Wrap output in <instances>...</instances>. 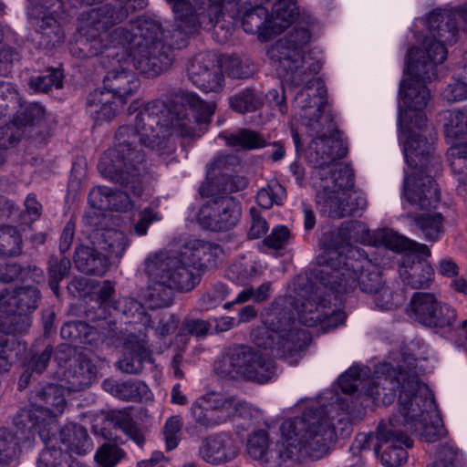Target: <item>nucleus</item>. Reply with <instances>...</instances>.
<instances>
[{"label": "nucleus", "instance_id": "e433bc0d", "mask_svg": "<svg viewBox=\"0 0 467 467\" xmlns=\"http://www.w3.org/2000/svg\"><path fill=\"white\" fill-rule=\"evenodd\" d=\"M219 138L225 141V144L232 148L254 150L267 146V142L263 136L253 130L239 129L235 132H222Z\"/></svg>", "mask_w": 467, "mask_h": 467}, {"label": "nucleus", "instance_id": "5701e85b", "mask_svg": "<svg viewBox=\"0 0 467 467\" xmlns=\"http://www.w3.org/2000/svg\"><path fill=\"white\" fill-rule=\"evenodd\" d=\"M234 438L225 432L209 435L202 441L198 455L204 462L218 465L233 461L238 455Z\"/></svg>", "mask_w": 467, "mask_h": 467}, {"label": "nucleus", "instance_id": "6ab92c4d", "mask_svg": "<svg viewBox=\"0 0 467 467\" xmlns=\"http://www.w3.org/2000/svg\"><path fill=\"white\" fill-rule=\"evenodd\" d=\"M27 18L32 26L39 48L52 49L59 47L65 40V31L60 22L54 16L51 8L28 9Z\"/></svg>", "mask_w": 467, "mask_h": 467}, {"label": "nucleus", "instance_id": "9b49d317", "mask_svg": "<svg viewBox=\"0 0 467 467\" xmlns=\"http://www.w3.org/2000/svg\"><path fill=\"white\" fill-rule=\"evenodd\" d=\"M330 242L331 244L325 251V255L323 256V264L325 265H327V253L329 251L336 250L346 254L348 247H353L351 242L383 246L396 252L416 250L426 256L431 254L430 249L425 244L411 241L390 229H379L371 233L368 225L360 221L343 222Z\"/></svg>", "mask_w": 467, "mask_h": 467}, {"label": "nucleus", "instance_id": "bb28decb", "mask_svg": "<svg viewBox=\"0 0 467 467\" xmlns=\"http://www.w3.org/2000/svg\"><path fill=\"white\" fill-rule=\"evenodd\" d=\"M104 89L114 93V96L124 104L126 99L136 93L140 88V80L131 70L122 67L109 70L103 79Z\"/></svg>", "mask_w": 467, "mask_h": 467}, {"label": "nucleus", "instance_id": "c9c22d12", "mask_svg": "<svg viewBox=\"0 0 467 467\" xmlns=\"http://www.w3.org/2000/svg\"><path fill=\"white\" fill-rule=\"evenodd\" d=\"M45 279L44 272L41 268L33 265H21L17 263L0 264V282L12 283L19 280L25 283L32 280L34 283H41Z\"/></svg>", "mask_w": 467, "mask_h": 467}, {"label": "nucleus", "instance_id": "49530a36", "mask_svg": "<svg viewBox=\"0 0 467 467\" xmlns=\"http://www.w3.org/2000/svg\"><path fill=\"white\" fill-rule=\"evenodd\" d=\"M63 73L60 68H47L45 72L30 78L28 85L31 89L38 92H48L53 88L63 87Z\"/></svg>", "mask_w": 467, "mask_h": 467}, {"label": "nucleus", "instance_id": "2eb2a0df", "mask_svg": "<svg viewBox=\"0 0 467 467\" xmlns=\"http://www.w3.org/2000/svg\"><path fill=\"white\" fill-rule=\"evenodd\" d=\"M38 416L31 409H21L14 418L16 431L0 428V464L13 465L16 462L21 445L30 446L35 439Z\"/></svg>", "mask_w": 467, "mask_h": 467}, {"label": "nucleus", "instance_id": "13d9d810", "mask_svg": "<svg viewBox=\"0 0 467 467\" xmlns=\"http://www.w3.org/2000/svg\"><path fill=\"white\" fill-rule=\"evenodd\" d=\"M431 317L434 320L431 323H425L424 326L451 331L454 327L457 313L452 306L441 302Z\"/></svg>", "mask_w": 467, "mask_h": 467}, {"label": "nucleus", "instance_id": "6e6d98bb", "mask_svg": "<svg viewBox=\"0 0 467 467\" xmlns=\"http://www.w3.org/2000/svg\"><path fill=\"white\" fill-rule=\"evenodd\" d=\"M268 434L265 430L254 431L247 441V452L251 458L263 462H268Z\"/></svg>", "mask_w": 467, "mask_h": 467}, {"label": "nucleus", "instance_id": "aec40b11", "mask_svg": "<svg viewBox=\"0 0 467 467\" xmlns=\"http://www.w3.org/2000/svg\"><path fill=\"white\" fill-rule=\"evenodd\" d=\"M457 16L463 23V30L467 31V4L456 12L449 10H434L431 12L428 16L427 26L431 36L425 39L441 42L444 47L446 44L455 43L458 36Z\"/></svg>", "mask_w": 467, "mask_h": 467}, {"label": "nucleus", "instance_id": "338daca9", "mask_svg": "<svg viewBox=\"0 0 467 467\" xmlns=\"http://www.w3.org/2000/svg\"><path fill=\"white\" fill-rule=\"evenodd\" d=\"M182 427V420L180 416L170 417L163 427V435L167 451L175 449L179 444V432Z\"/></svg>", "mask_w": 467, "mask_h": 467}, {"label": "nucleus", "instance_id": "e2e57ef3", "mask_svg": "<svg viewBox=\"0 0 467 467\" xmlns=\"http://www.w3.org/2000/svg\"><path fill=\"white\" fill-rule=\"evenodd\" d=\"M232 289L223 283H216L208 289L201 297V305L206 310L216 307L223 300H225Z\"/></svg>", "mask_w": 467, "mask_h": 467}, {"label": "nucleus", "instance_id": "052dcab7", "mask_svg": "<svg viewBox=\"0 0 467 467\" xmlns=\"http://www.w3.org/2000/svg\"><path fill=\"white\" fill-rule=\"evenodd\" d=\"M119 389V399L123 400L141 401L148 400L150 395L148 385L140 380L122 381Z\"/></svg>", "mask_w": 467, "mask_h": 467}, {"label": "nucleus", "instance_id": "a878e982", "mask_svg": "<svg viewBox=\"0 0 467 467\" xmlns=\"http://www.w3.org/2000/svg\"><path fill=\"white\" fill-rule=\"evenodd\" d=\"M152 362L151 353L143 339L130 336L124 344L122 357L116 363L117 368L125 374H140L145 363Z\"/></svg>", "mask_w": 467, "mask_h": 467}, {"label": "nucleus", "instance_id": "69168bd1", "mask_svg": "<svg viewBox=\"0 0 467 467\" xmlns=\"http://www.w3.org/2000/svg\"><path fill=\"white\" fill-rule=\"evenodd\" d=\"M462 454L457 448L443 445L430 467H462Z\"/></svg>", "mask_w": 467, "mask_h": 467}, {"label": "nucleus", "instance_id": "f8f14e48", "mask_svg": "<svg viewBox=\"0 0 467 467\" xmlns=\"http://www.w3.org/2000/svg\"><path fill=\"white\" fill-rule=\"evenodd\" d=\"M222 379H245L264 384L276 375L275 362L248 345L229 347L214 362Z\"/></svg>", "mask_w": 467, "mask_h": 467}, {"label": "nucleus", "instance_id": "09e8293b", "mask_svg": "<svg viewBox=\"0 0 467 467\" xmlns=\"http://www.w3.org/2000/svg\"><path fill=\"white\" fill-rule=\"evenodd\" d=\"M334 192H323L317 194V203L320 213L330 218H342L347 216L345 210V200L333 195Z\"/></svg>", "mask_w": 467, "mask_h": 467}, {"label": "nucleus", "instance_id": "f257e3e1", "mask_svg": "<svg viewBox=\"0 0 467 467\" xmlns=\"http://www.w3.org/2000/svg\"><path fill=\"white\" fill-rule=\"evenodd\" d=\"M214 111L213 102H206L192 92L149 101L137 113L134 127L122 125L117 130L113 146L99 159V172L140 197L146 176L144 148L165 150L171 133L187 139L200 138L207 130Z\"/></svg>", "mask_w": 467, "mask_h": 467}, {"label": "nucleus", "instance_id": "a18cd8bd", "mask_svg": "<svg viewBox=\"0 0 467 467\" xmlns=\"http://www.w3.org/2000/svg\"><path fill=\"white\" fill-rule=\"evenodd\" d=\"M48 285L54 294L58 295L59 283L68 275L71 262L69 258L64 254L60 257L51 255L47 262Z\"/></svg>", "mask_w": 467, "mask_h": 467}, {"label": "nucleus", "instance_id": "bf43d9fd", "mask_svg": "<svg viewBox=\"0 0 467 467\" xmlns=\"http://www.w3.org/2000/svg\"><path fill=\"white\" fill-rule=\"evenodd\" d=\"M240 166V159L234 154L218 153L208 164L209 173L223 177L230 174L231 171H235Z\"/></svg>", "mask_w": 467, "mask_h": 467}, {"label": "nucleus", "instance_id": "c756f323", "mask_svg": "<svg viewBox=\"0 0 467 467\" xmlns=\"http://www.w3.org/2000/svg\"><path fill=\"white\" fill-rule=\"evenodd\" d=\"M76 268L86 275L101 276L109 269L110 262L106 254L91 246L80 245L74 254Z\"/></svg>", "mask_w": 467, "mask_h": 467}, {"label": "nucleus", "instance_id": "f03ea898", "mask_svg": "<svg viewBox=\"0 0 467 467\" xmlns=\"http://www.w3.org/2000/svg\"><path fill=\"white\" fill-rule=\"evenodd\" d=\"M366 366H352L338 379V385L345 397L337 398V423L342 424V432L348 433L351 423L359 420L364 414L362 405H354L352 394L360 390L374 402L391 404L399 390L398 413L387 422L378 426L379 441H398L407 448L412 447L408 436L411 432L426 442H435L446 434L433 394L430 388L420 380L415 371H406L389 363H381L375 369L376 377L364 384L369 375Z\"/></svg>", "mask_w": 467, "mask_h": 467}, {"label": "nucleus", "instance_id": "4d7b16f0", "mask_svg": "<svg viewBox=\"0 0 467 467\" xmlns=\"http://www.w3.org/2000/svg\"><path fill=\"white\" fill-rule=\"evenodd\" d=\"M444 132L448 139L460 140L467 137V109L450 113L444 125Z\"/></svg>", "mask_w": 467, "mask_h": 467}, {"label": "nucleus", "instance_id": "a211bd4d", "mask_svg": "<svg viewBox=\"0 0 467 467\" xmlns=\"http://www.w3.org/2000/svg\"><path fill=\"white\" fill-rule=\"evenodd\" d=\"M187 77L194 86L205 93L223 90L224 76L215 56L211 53L195 56L187 66Z\"/></svg>", "mask_w": 467, "mask_h": 467}, {"label": "nucleus", "instance_id": "20e7f679", "mask_svg": "<svg viewBox=\"0 0 467 467\" xmlns=\"http://www.w3.org/2000/svg\"><path fill=\"white\" fill-rule=\"evenodd\" d=\"M311 33L306 28H296L285 38L279 39L268 50L271 62L284 75L286 83L304 87L296 93L293 107L301 109V118L306 121L309 136L317 138L321 132L313 129L317 122L323 130L325 117L335 125L332 116L325 112L327 102V88L323 80L316 77L322 68L321 61L306 57V47L310 43Z\"/></svg>", "mask_w": 467, "mask_h": 467}, {"label": "nucleus", "instance_id": "7c9ffc66", "mask_svg": "<svg viewBox=\"0 0 467 467\" xmlns=\"http://www.w3.org/2000/svg\"><path fill=\"white\" fill-rule=\"evenodd\" d=\"M97 376V368L89 359L82 358L65 372L61 385L68 392H78L88 388Z\"/></svg>", "mask_w": 467, "mask_h": 467}, {"label": "nucleus", "instance_id": "603ef678", "mask_svg": "<svg viewBox=\"0 0 467 467\" xmlns=\"http://www.w3.org/2000/svg\"><path fill=\"white\" fill-rule=\"evenodd\" d=\"M225 275L233 282L244 284L258 275V266L254 261H236L227 268Z\"/></svg>", "mask_w": 467, "mask_h": 467}, {"label": "nucleus", "instance_id": "423d86ee", "mask_svg": "<svg viewBox=\"0 0 467 467\" xmlns=\"http://www.w3.org/2000/svg\"><path fill=\"white\" fill-rule=\"evenodd\" d=\"M358 247H348L347 253L329 251L327 265L323 269V282L341 295L358 288L374 298L378 308L389 310L399 306L401 296L386 285L380 268L374 265Z\"/></svg>", "mask_w": 467, "mask_h": 467}, {"label": "nucleus", "instance_id": "473e14b6", "mask_svg": "<svg viewBox=\"0 0 467 467\" xmlns=\"http://www.w3.org/2000/svg\"><path fill=\"white\" fill-rule=\"evenodd\" d=\"M59 440L66 450L84 455L92 449V442L87 430L78 423H67L59 431Z\"/></svg>", "mask_w": 467, "mask_h": 467}, {"label": "nucleus", "instance_id": "4468645a", "mask_svg": "<svg viewBox=\"0 0 467 467\" xmlns=\"http://www.w3.org/2000/svg\"><path fill=\"white\" fill-rule=\"evenodd\" d=\"M194 422L205 429L214 428L229 420L251 416L250 405L234 396L209 394L197 399L191 407Z\"/></svg>", "mask_w": 467, "mask_h": 467}, {"label": "nucleus", "instance_id": "412c9836", "mask_svg": "<svg viewBox=\"0 0 467 467\" xmlns=\"http://www.w3.org/2000/svg\"><path fill=\"white\" fill-rule=\"evenodd\" d=\"M173 61V49L171 45H151L137 48L133 65L147 78H154L166 71Z\"/></svg>", "mask_w": 467, "mask_h": 467}, {"label": "nucleus", "instance_id": "ddd939ff", "mask_svg": "<svg viewBox=\"0 0 467 467\" xmlns=\"http://www.w3.org/2000/svg\"><path fill=\"white\" fill-rule=\"evenodd\" d=\"M321 282L324 288L306 290L300 293L293 301L299 323L306 327H315L321 324L325 329L334 328L341 325L346 315L343 312V299L340 293L332 290L323 282V270Z\"/></svg>", "mask_w": 467, "mask_h": 467}, {"label": "nucleus", "instance_id": "dca6fc26", "mask_svg": "<svg viewBox=\"0 0 467 467\" xmlns=\"http://www.w3.org/2000/svg\"><path fill=\"white\" fill-rule=\"evenodd\" d=\"M41 297L39 289L31 285L0 290V311L23 317L22 323L14 327V332L23 333L29 327V316L37 309Z\"/></svg>", "mask_w": 467, "mask_h": 467}, {"label": "nucleus", "instance_id": "4c0bfd02", "mask_svg": "<svg viewBox=\"0 0 467 467\" xmlns=\"http://www.w3.org/2000/svg\"><path fill=\"white\" fill-rule=\"evenodd\" d=\"M132 27V24L130 25ZM136 32L130 28L118 27L113 29L111 32H101L99 33L98 37L99 42H103V47L94 53L95 55L103 53V49L109 50L110 48H116L121 47L123 48L137 51V39H135Z\"/></svg>", "mask_w": 467, "mask_h": 467}, {"label": "nucleus", "instance_id": "37998d69", "mask_svg": "<svg viewBox=\"0 0 467 467\" xmlns=\"http://www.w3.org/2000/svg\"><path fill=\"white\" fill-rule=\"evenodd\" d=\"M230 108L242 114L254 112L263 106V99L254 88H244L229 99Z\"/></svg>", "mask_w": 467, "mask_h": 467}, {"label": "nucleus", "instance_id": "39448f33", "mask_svg": "<svg viewBox=\"0 0 467 467\" xmlns=\"http://www.w3.org/2000/svg\"><path fill=\"white\" fill-rule=\"evenodd\" d=\"M221 252L219 245L194 241L178 254L161 251L143 262L147 276V302L150 308L169 307L175 293H187L201 281L199 271L214 265Z\"/></svg>", "mask_w": 467, "mask_h": 467}, {"label": "nucleus", "instance_id": "79ce46f5", "mask_svg": "<svg viewBox=\"0 0 467 467\" xmlns=\"http://www.w3.org/2000/svg\"><path fill=\"white\" fill-rule=\"evenodd\" d=\"M22 252L23 239L20 231L10 225L0 227V256L17 257Z\"/></svg>", "mask_w": 467, "mask_h": 467}, {"label": "nucleus", "instance_id": "c03bdc74", "mask_svg": "<svg viewBox=\"0 0 467 467\" xmlns=\"http://www.w3.org/2000/svg\"><path fill=\"white\" fill-rule=\"evenodd\" d=\"M413 224L427 241L435 242L442 231L443 216L440 213L421 214L413 217Z\"/></svg>", "mask_w": 467, "mask_h": 467}, {"label": "nucleus", "instance_id": "1a4fd4ad", "mask_svg": "<svg viewBox=\"0 0 467 467\" xmlns=\"http://www.w3.org/2000/svg\"><path fill=\"white\" fill-rule=\"evenodd\" d=\"M327 408H307L299 417L285 420L281 433L286 446L314 458L327 455L337 441L335 416Z\"/></svg>", "mask_w": 467, "mask_h": 467}, {"label": "nucleus", "instance_id": "9d476101", "mask_svg": "<svg viewBox=\"0 0 467 467\" xmlns=\"http://www.w3.org/2000/svg\"><path fill=\"white\" fill-rule=\"evenodd\" d=\"M262 323L252 330L251 340L279 358L294 357L310 342L309 333L297 327L290 311L278 304H271L263 314Z\"/></svg>", "mask_w": 467, "mask_h": 467}, {"label": "nucleus", "instance_id": "7ed1b4c3", "mask_svg": "<svg viewBox=\"0 0 467 467\" xmlns=\"http://www.w3.org/2000/svg\"><path fill=\"white\" fill-rule=\"evenodd\" d=\"M446 57L447 49L441 42L431 39H425L422 47H411L405 67L410 78L402 80L400 85L403 107H400L398 122L406 137L403 151L407 164L417 170L405 176L403 194L410 204L420 210L434 209L440 202V191L433 175L441 170V160L434 153V137L430 132L428 140L422 129L427 121L423 109L431 98L426 84L437 78L436 66Z\"/></svg>", "mask_w": 467, "mask_h": 467}, {"label": "nucleus", "instance_id": "0eeeda50", "mask_svg": "<svg viewBox=\"0 0 467 467\" xmlns=\"http://www.w3.org/2000/svg\"><path fill=\"white\" fill-rule=\"evenodd\" d=\"M172 3L171 9L178 26L187 34L199 28L211 29L214 26L218 34L217 22L223 5H230L235 16H241L244 30L257 35L261 41L270 40L275 34L268 10L261 0H167Z\"/></svg>", "mask_w": 467, "mask_h": 467}, {"label": "nucleus", "instance_id": "864d4df0", "mask_svg": "<svg viewBox=\"0 0 467 467\" xmlns=\"http://www.w3.org/2000/svg\"><path fill=\"white\" fill-rule=\"evenodd\" d=\"M285 196V189L278 182L273 181L266 188L258 191L256 202L261 207L270 209L274 204L281 205Z\"/></svg>", "mask_w": 467, "mask_h": 467}, {"label": "nucleus", "instance_id": "b1692460", "mask_svg": "<svg viewBox=\"0 0 467 467\" xmlns=\"http://www.w3.org/2000/svg\"><path fill=\"white\" fill-rule=\"evenodd\" d=\"M64 391L61 384H39L30 391L28 400L36 411L56 418L67 405Z\"/></svg>", "mask_w": 467, "mask_h": 467}, {"label": "nucleus", "instance_id": "58836bf2", "mask_svg": "<svg viewBox=\"0 0 467 467\" xmlns=\"http://www.w3.org/2000/svg\"><path fill=\"white\" fill-rule=\"evenodd\" d=\"M377 440L378 443L374 446V451L376 453H379L382 450L380 462L383 465L387 467H399L407 462L408 452L405 449L407 448L405 444L398 441H379L378 436Z\"/></svg>", "mask_w": 467, "mask_h": 467}, {"label": "nucleus", "instance_id": "393cba45", "mask_svg": "<svg viewBox=\"0 0 467 467\" xmlns=\"http://www.w3.org/2000/svg\"><path fill=\"white\" fill-rule=\"evenodd\" d=\"M400 276L405 285L412 289H425L432 283L434 271L427 260L408 253L402 257Z\"/></svg>", "mask_w": 467, "mask_h": 467}, {"label": "nucleus", "instance_id": "0e129e2a", "mask_svg": "<svg viewBox=\"0 0 467 467\" xmlns=\"http://www.w3.org/2000/svg\"><path fill=\"white\" fill-rule=\"evenodd\" d=\"M125 455L116 444L104 443L96 452L95 459L101 467H114Z\"/></svg>", "mask_w": 467, "mask_h": 467}, {"label": "nucleus", "instance_id": "c85d7f7f", "mask_svg": "<svg viewBox=\"0 0 467 467\" xmlns=\"http://www.w3.org/2000/svg\"><path fill=\"white\" fill-rule=\"evenodd\" d=\"M120 104L114 93L97 89L88 96L87 112L98 122L108 121L116 116Z\"/></svg>", "mask_w": 467, "mask_h": 467}, {"label": "nucleus", "instance_id": "ea45409f", "mask_svg": "<svg viewBox=\"0 0 467 467\" xmlns=\"http://www.w3.org/2000/svg\"><path fill=\"white\" fill-rule=\"evenodd\" d=\"M106 418L115 427L120 429L138 446L141 447L144 444L145 437L129 411L109 410Z\"/></svg>", "mask_w": 467, "mask_h": 467}, {"label": "nucleus", "instance_id": "cd10ccee", "mask_svg": "<svg viewBox=\"0 0 467 467\" xmlns=\"http://www.w3.org/2000/svg\"><path fill=\"white\" fill-rule=\"evenodd\" d=\"M87 23L96 31L107 32L109 26L121 23L128 16V8L121 3L118 5L106 4L91 8L86 14Z\"/></svg>", "mask_w": 467, "mask_h": 467}, {"label": "nucleus", "instance_id": "4be33fe9", "mask_svg": "<svg viewBox=\"0 0 467 467\" xmlns=\"http://www.w3.org/2000/svg\"><path fill=\"white\" fill-rule=\"evenodd\" d=\"M270 15L272 26L275 34L278 35L288 28L295 22H298L287 36L296 28H306L314 22V18L305 10L300 11L296 0H275L272 6ZM286 35L283 37L285 38Z\"/></svg>", "mask_w": 467, "mask_h": 467}, {"label": "nucleus", "instance_id": "774afa93", "mask_svg": "<svg viewBox=\"0 0 467 467\" xmlns=\"http://www.w3.org/2000/svg\"><path fill=\"white\" fill-rule=\"evenodd\" d=\"M290 235V231L286 226L276 225L271 234L264 238L263 244L271 249L280 250L288 244Z\"/></svg>", "mask_w": 467, "mask_h": 467}, {"label": "nucleus", "instance_id": "a19ab883", "mask_svg": "<svg viewBox=\"0 0 467 467\" xmlns=\"http://www.w3.org/2000/svg\"><path fill=\"white\" fill-rule=\"evenodd\" d=\"M60 334L64 339L89 345H93L99 337L95 327L78 320L66 322L60 329Z\"/></svg>", "mask_w": 467, "mask_h": 467}, {"label": "nucleus", "instance_id": "de8ad7c7", "mask_svg": "<svg viewBox=\"0 0 467 467\" xmlns=\"http://www.w3.org/2000/svg\"><path fill=\"white\" fill-rule=\"evenodd\" d=\"M22 109L21 98L9 82L0 81V111L8 119H14Z\"/></svg>", "mask_w": 467, "mask_h": 467}, {"label": "nucleus", "instance_id": "72a5a7b5", "mask_svg": "<svg viewBox=\"0 0 467 467\" xmlns=\"http://www.w3.org/2000/svg\"><path fill=\"white\" fill-rule=\"evenodd\" d=\"M441 303L432 293L416 292L410 298L408 314L422 325L431 323L434 320L431 314L440 306Z\"/></svg>", "mask_w": 467, "mask_h": 467}, {"label": "nucleus", "instance_id": "2f4dec72", "mask_svg": "<svg viewBox=\"0 0 467 467\" xmlns=\"http://www.w3.org/2000/svg\"><path fill=\"white\" fill-rule=\"evenodd\" d=\"M132 29L136 32L137 48L151 45H168L163 40V31L158 19L150 16H139L132 22Z\"/></svg>", "mask_w": 467, "mask_h": 467}, {"label": "nucleus", "instance_id": "3c124183", "mask_svg": "<svg viewBox=\"0 0 467 467\" xmlns=\"http://www.w3.org/2000/svg\"><path fill=\"white\" fill-rule=\"evenodd\" d=\"M447 157L451 171L460 175V183L467 184V142L452 145L447 151Z\"/></svg>", "mask_w": 467, "mask_h": 467}, {"label": "nucleus", "instance_id": "6e6552de", "mask_svg": "<svg viewBox=\"0 0 467 467\" xmlns=\"http://www.w3.org/2000/svg\"><path fill=\"white\" fill-rule=\"evenodd\" d=\"M324 119L323 130L318 123L312 124L313 129L321 133L311 140L306 158L313 167L318 169L321 187L325 192L349 191L355 183L354 171L349 165L336 162L347 155V143L330 119L325 117Z\"/></svg>", "mask_w": 467, "mask_h": 467}, {"label": "nucleus", "instance_id": "8fccbe9b", "mask_svg": "<svg viewBox=\"0 0 467 467\" xmlns=\"http://www.w3.org/2000/svg\"><path fill=\"white\" fill-rule=\"evenodd\" d=\"M46 109L39 103H30L18 110L13 119L21 130L22 128L38 126L45 119Z\"/></svg>", "mask_w": 467, "mask_h": 467}, {"label": "nucleus", "instance_id": "f704fd0d", "mask_svg": "<svg viewBox=\"0 0 467 467\" xmlns=\"http://www.w3.org/2000/svg\"><path fill=\"white\" fill-rule=\"evenodd\" d=\"M97 244L101 250L108 253V258L119 260L129 246L126 234L115 229H104L95 233Z\"/></svg>", "mask_w": 467, "mask_h": 467}, {"label": "nucleus", "instance_id": "680f3d73", "mask_svg": "<svg viewBox=\"0 0 467 467\" xmlns=\"http://www.w3.org/2000/svg\"><path fill=\"white\" fill-rule=\"evenodd\" d=\"M225 73L233 78H247L254 72V65L249 59L229 57L223 63Z\"/></svg>", "mask_w": 467, "mask_h": 467}, {"label": "nucleus", "instance_id": "5fc2aeb1", "mask_svg": "<svg viewBox=\"0 0 467 467\" xmlns=\"http://www.w3.org/2000/svg\"><path fill=\"white\" fill-rule=\"evenodd\" d=\"M113 309L126 317H137L140 322L150 323L140 302L130 296H121L112 303Z\"/></svg>", "mask_w": 467, "mask_h": 467}, {"label": "nucleus", "instance_id": "f3484780", "mask_svg": "<svg viewBox=\"0 0 467 467\" xmlns=\"http://www.w3.org/2000/svg\"><path fill=\"white\" fill-rule=\"evenodd\" d=\"M241 216V207L234 198L218 196L207 202L200 210L198 221L210 231L225 232L234 228Z\"/></svg>", "mask_w": 467, "mask_h": 467}]
</instances>
